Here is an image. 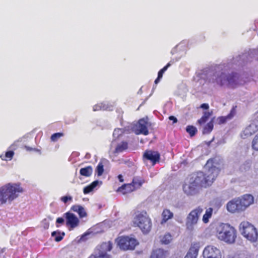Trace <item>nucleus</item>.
I'll list each match as a JSON object with an SVG mask.
<instances>
[{"mask_svg": "<svg viewBox=\"0 0 258 258\" xmlns=\"http://www.w3.org/2000/svg\"><path fill=\"white\" fill-rule=\"evenodd\" d=\"M96 172H97L98 176H101L102 175L104 172V166L102 162H99L98 164L96 169Z\"/></svg>", "mask_w": 258, "mask_h": 258, "instance_id": "obj_34", "label": "nucleus"}, {"mask_svg": "<svg viewBox=\"0 0 258 258\" xmlns=\"http://www.w3.org/2000/svg\"><path fill=\"white\" fill-rule=\"evenodd\" d=\"M186 132L191 136H194L197 132V130L196 127L192 125H188L186 127Z\"/></svg>", "mask_w": 258, "mask_h": 258, "instance_id": "obj_33", "label": "nucleus"}, {"mask_svg": "<svg viewBox=\"0 0 258 258\" xmlns=\"http://www.w3.org/2000/svg\"><path fill=\"white\" fill-rule=\"evenodd\" d=\"M64 235V233H61L59 231H53L51 233V236L54 237L55 240L56 241H60L63 238V236Z\"/></svg>", "mask_w": 258, "mask_h": 258, "instance_id": "obj_29", "label": "nucleus"}, {"mask_svg": "<svg viewBox=\"0 0 258 258\" xmlns=\"http://www.w3.org/2000/svg\"><path fill=\"white\" fill-rule=\"evenodd\" d=\"M201 78H203L204 79H206V77L205 76H203V74H201Z\"/></svg>", "mask_w": 258, "mask_h": 258, "instance_id": "obj_50", "label": "nucleus"}, {"mask_svg": "<svg viewBox=\"0 0 258 258\" xmlns=\"http://www.w3.org/2000/svg\"><path fill=\"white\" fill-rule=\"evenodd\" d=\"M150 123L148 121V118H142L139 120L138 123L134 126V131L137 135L143 134L147 135L149 134L148 127Z\"/></svg>", "mask_w": 258, "mask_h": 258, "instance_id": "obj_10", "label": "nucleus"}, {"mask_svg": "<svg viewBox=\"0 0 258 258\" xmlns=\"http://www.w3.org/2000/svg\"><path fill=\"white\" fill-rule=\"evenodd\" d=\"M169 119L170 120H173V123H175V122H176L177 121V118L173 116H169Z\"/></svg>", "mask_w": 258, "mask_h": 258, "instance_id": "obj_47", "label": "nucleus"}, {"mask_svg": "<svg viewBox=\"0 0 258 258\" xmlns=\"http://www.w3.org/2000/svg\"><path fill=\"white\" fill-rule=\"evenodd\" d=\"M112 106H109L108 104L102 103L99 104L95 105L93 106V111H98L100 110H111Z\"/></svg>", "mask_w": 258, "mask_h": 258, "instance_id": "obj_25", "label": "nucleus"}, {"mask_svg": "<svg viewBox=\"0 0 258 258\" xmlns=\"http://www.w3.org/2000/svg\"><path fill=\"white\" fill-rule=\"evenodd\" d=\"M112 248V243L110 241L103 242L98 245L92 255L96 258H111L108 252Z\"/></svg>", "mask_w": 258, "mask_h": 258, "instance_id": "obj_8", "label": "nucleus"}, {"mask_svg": "<svg viewBox=\"0 0 258 258\" xmlns=\"http://www.w3.org/2000/svg\"><path fill=\"white\" fill-rule=\"evenodd\" d=\"M201 107L204 109H208L209 106L208 104L204 103L201 105Z\"/></svg>", "mask_w": 258, "mask_h": 258, "instance_id": "obj_45", "label": "nucleus"}, {"mask_svg": "<svg viewBox=\"0 0 258 258\" xmlns=\"http://www.w3.org/2000/svg\"><path fill=\"white\" fill-rule=\"evenodd\" d=\"M240 206L245 210L248 207L253 203V197L251 195H244L241 198H238Z\"/></svg>", "mask_w": 258, "mask_h": 258, "instance_id": "obj_13", "label": "nucleus"}, {"mask_svg": "<svg viewBox=\"0 0 258 258\" xmlns=\"http://www.w3.org/2000/svg\"><path fill=\"white\" fill-rule=\"evenodd\" d=\"M168 254L167 250L158 248L153 251L150 258H166Z\"/></svg>", "mask_w": 258, "mask_h": 258, "instance_id": "obj_18", "label": "nucleus"}, {"mask_svg": "<svg viewBox=\"0 0 258 258\" xmlns=\"http://www.w3.org/2000/svg\"><path fill=\"white\" fill-rule=\"evenodd\" d=\"M242 235L251 242H255L257 239L258 233L256 228L247 222H242L239 225Z\"/></svg>", "mask_w": 258, "mask_h": 258, "instance_id": "obj_6", "label": "nucleus"}, {"mask_svg": "<svg viewBox=\"0 0 258 258\" xmlns=\"http://www.w3.org/2000/svg\"><path fill=\"white\" fill-rule=\"evenodd\" d=\"M18 142V141H17V142ZM16 143H17V142H15V143H14V144H13V145H12V147H13V146H15V145L16 144ZM12 148H13V147H12Z\"/></svg>", "mask_w": 258, "mask_h": 258, "instance_id": "obj_53", "label": "nucleus"}, {"mask_svg": "<svg viewBox=\"0 0 258 258\" xmlns=\"http://www.w3.org/2000/svg\"><path fill=\"white\" fill-rule=\"evenodd\" d=\"M200 246V242L193 243L184 258H197Z\"/></svg>", "mask_w": 258, "mask_h": 258, "instance_id": "obj_16", "label": "nucleus"}, {"mask_svg": "<svg viewBox=\"0 0 258 258\" xmlns=\"http://www.w3.org/2000/svg\"><path fill=\"white\" fill-rule=\"evenodd\" d=\"M14 153L13 151H10L6 153L4 158H3L2 155L0 156V157L2 158L3 160H7L6 158L9 159V160H11L14 155Z\"/></svg>", "mask_w": 258, "mask_h": 258, "instance_id": "obj_38", "label": "nucleus"}, {"mask_svg": "<svg viewBox=\"0 0 258 258\" xmlns=\"http://www.w3.org/2000/svg\"><path fill=\"white\" fill-rule=\"evenodd\" d=\"M117 243L120 248L123 250H133L138 244V242L133 237L123 236L117 239Z\"/></svg>", "mask_w": 258, "mask_h": 258, "instance_id": "obj_9", "label": "nucleus"}, {"mask_svg": "<svg viewBox=\"0 0 258 258\" xmlns=\"http://www.w3.org/2000/svg\"><path fill=\"white\" fill-rule=\"evenodd\" d=\"M118 178L119 180V181L120 182H123V177L121 175H119L118 176Z\"/></svg>", "mask_w": 258, "mask_h": 258, "instance_id": "obj_48", "label": "nucleus"}, {"mask_svg": "<svg viewBox=\"0 0 258 258\" xmlns=\"http://www.w3.org/2000/svg\"><path fill=\"white\" fill-rule=\"evenodd\" d=\"M43 226L44 229H48L49 227V223L46 221V219H44L42 221Z\"/></svg>", "mask_w": 258, "mask_h": 258, "instance_id": "obj_42", "label": "nucleus"}, {"mask_svg": "<svg viewBox=\"0 0 258 258\" xmlns=\"http://www.w3.org/2000/svg\"><path fill=\"white\" fill-rule=\"evenodd\" d=\"M218 239L228 243H233L236 237L235 229L227 224H221L217 230Z\"/></svg>", "mask_w": 258, "mask_h": 258, "instance_id": "obj_4", "label": "nucleus"}, {"mask_svg": "<svg viewBox=\"0 0 258 258\" xmlns=\"http://www.w3.org/2000/svg\"><path fill=\"white\" fill-rule=\"evenodd\" d=\"M71 210L78 213L80 218L87 216V213L84 208L79 205H76L72 207Z\"/></svg>", "mask_w": 258, "mask_h": 258, "instance_id": "obj_19", "label": "nucleus"}, {"mask_svg": "<svg viewBox=\"0 0 258 258\" xmlns=\"http://www.w3.org/2000/svg\"><path fill=\"white\" fill-rule=\"evenodd\" d=\"M3 252H4L3 249H2L1 250H0V253H3Z\"/></svg>", "mask_w": 258, "mask_h": 258, "instance_id": "obj_54", "label": "nucleus"}, {"mask_svg": "<svg viewBox=\"0 0 258 258\" xmlns=\"http://www.w3.org/2000/svg\"><path fill=\"white\" fill-rule=\"evenodd\" d=\"M204 258H213L221 256L220 250L213 245H208L204 249L203 252Z\"/></svg>", "mask_w": 258, "mask_h": 258, "instance_id": "obj_11", "label": "nucleus"}, {"mask_svg": "<svg viewBox=\"0 0 258 258\" xmlns=\"http://www.w3.org/2000/svg\"><path fill=\"white\" fill-rule=\"evenodd\" d=\"M145 182L144 179L139 176L134 177L132 182L133 187L135 188V190L139 188Z\"/></svg>", "mask_w": 258, "mask_h": 258, "instance_id": "obj_21", "label": "nucleus"}, {"mask_svg": "<svg viewBox=\"0 0 258 258\" xmlns=\"http://www.w3.org/2000/svg\"><path fill=\"white\" fill-rule=\"evenodd\" d=\"M173 214L170 212V210L165 209L164 210L162 214V220L161 221V224H163L166 222L169 219H171L173 217Z\"/></svg>", "mask_w": 258, "mask_h": 258, "instance_id": "obj_23", "label": "nucleus"}, {"mask_svg": "<svg viewBox=\"0 0 258 258\" xmlns=\"http://www.w3.org/2000/svg\"><path fill=\"white\" fill-rule=\"evenodd\" d=\"M251 167V162L249 161H245L240 167L242 171H248Z\"/></svg>", "mask_w": 258, "mask_h": 258, "instance_id": "obj_36", "label": "nucleus"}, {"mask_svg": "<svg viewBox=\"0 0 258 258\" xmlns=\"http://www.w3.org/2000/svg\"><path fill=\"white\" fill-rule=\"evenodd\" d=\"M161 78H159V77H157V78L155 80V83L156 84H158L159 81H160V80L161 79Z\"/></svg>", "mask_w": 258, "mask_h": 258, "instance_id": "obj_49", "label": "nucleus"}, {"mask_svg": "<svg viewBox=\"0 0 258 258\" xmlns=\"http://www.w3.org/2000/svg\"><path fill=\"white\" fill-rule=\"evenodd\" d=\"M125 130L121 128L115 129L113 133V138L116 139L118 138L124 133Z\"/></svg>", "mask_w": 258, "mask_h": 258, "instance_id": "obj_32", "label": "nucleus"}, {"mask_svg": "<svg viewBox=\"0 0 258 258\" xmlns=\"http://www.w3.org/2000/svg\"><path fill=\"white\" fill-rule=\"evenodd\" d=\"M252 126H254L255 128L258 131V114H255L253 116V119L250 123Z\"/></svg>", "mask_w": 258, "mask_h": 258, "instance_id": "obj_37", "label": "nucleus"}, {"mask_svg": "<svg viewBox=\"0 0 258 258\" xmlns=\"http://www.w3.org/2000/svg\"><path fill=\"white\" fill-rule=\"evenodd\" d=\"M213 213V209L209 208L206 210L205 214L203 215L202 220L204 223H207L209 219L211 218Z\"/></svg>", "mask_w": 258, "mask_h": 258, "instance_id": "obj_27", "label": "nucleus"}, {"mask_svg": "<svg viewBox=\"0 0 258 258\" xmlns=\"http://www.w3.org/2000/svg\"><path fill=\"white\" fill-rule=\"evenodd\" d=\"M20 183L9 182L0 187V205L11 204L23 192Z\"/></svg>", "mask_w": 258, "mask_h": 258, "instance_id": "obj_2", "label": "nucleus"}, {"mask_svg": "<svg viewBox=\"0 0 258 258\" xmlns=\"http://www.w3.org/2000/svg\"><path fill=\"white\" fill-rule=\"evenodd\" d=\"M62 136H63V134L62 133H55L51 136V139L52 141L55 142L58 139L60 138Z\"/></svg>", "mask_w": 258, "mask_h": 258, "instance_id": "obj_40", "label": "nucleus"}, {"mask_svg": "<svg viewBox=\"0 0 258 258\" xmlns=\"http://www.w3.org/2000/svg\"><path fill=\"white\" fill-rule=\"evenodd\" d=\"M144 160H150L153 165H154L158 161L160 158V154L156 151L148 150L144 152L143 155Z\"/></svg>", "mask_w": 258, "mask_h": 258, "instance_id": "obj_14", "label": "nucleus"}, {"mask_svg": "<svg viewBox=\"0 0 258 258\" xmlns=\"http://www.w3.org/2000/svg\"><path fill=\"white\" fill-rule=\"evenodd\" d=\"M64 219L62 218H58L56 219V223L62 224L64 222Z\"/></svg>", "mask_w": 258, "mask_h": 258, "instance_id": "obj_46", "label": "nucleus"}, {"mask_svg": "<svg viewBox=\"0 0 258 258\" xmlns=\"http://www.w3.org/2000/svg\"><path fill=\"white\" fill-rule=\"evenodd\" d=\"M64 215L66 219V224L70 227L71 229H73L79 225L80 221L74 214L67 212L64 214Z\"/></svg>", "mask_w": 258, "mask_h": 258, "instance_id": "obj_12", "label": "nucleus"}, {"mask_svg": "<svg viewBox=\"0 0 258 258\" xmlns=\"http://www.w3.org/2000/svg\"><path fill=\"white\" fill-rule=\"evenodd\" d=\"M25 148L27 149V150H30L31 149L28 147L25 146Z\"/></svg>", "mask_w": 258, "mask_h": 258, "instance_id": "obj_51", "label": "nucleus"}, {"mask_svg": "<svg viewBox=\"0 0 258 258\" xmlns=\"http://www.w3.org/2000/svg\"><path fill=\"white\" fill-rule=\"evenodd\" d=\"M257 131L256 128L250 123L242 130L240 133V136L243 139H246L250 137Z\"/></svg>", "mask_w": 258, "mask_h": 258, "instance_id": "obj_17", "label": "nucleus"}, {"mask_svg": "<svg viewBox=\"0 0 258 258\" xmlns=\"http://www.w3.org/2000/svg\"><path fill=\"white\" fill-rule=\"evenodd\" d=\"M211 113L209 112V111H206L204 113V115L203 116L204 117V118L208 119V118L210 117V116H211Z\"/></svg>", "mask_w": 258, "mask_h": 258, "instance_id": "obj_44", "label": "nucleus"}, {"mask_svg": "<svg viewBox=\"0 0 258 258\" xmlns=\"http://www.w3.org/2000/svg\"><path fill=\"white\" fill-rule=\"evenodd\" d=\"M234 115L233 111H231L230 113L226 116H221L217 118V121L219 124H223L226 122L228 120L231 119Z\"/></svg>", "mask_w": 258, "mask_h": 258, "instance_id": "obj_22", "label": "nucleus"}, {"mask_svg": "<svg viewBox=\"0 0 258 258\" xmlns=\"http://www.w3.org/2000/svg\"><path fill=\"white\" fill-rule=\"evenodd\" d=\"M93 172V168L91 166H89L84 168H82L80 170V173L81 175L89 177L90 176Z\"/></svg>", "mask_w": 258, "mask_h": 258, "instance_id": "obj_24", "label": "nucleus"}, {"mask_svg": "<svg viewBox=\"0 0 258 258\" xmlns=\"http://www.w3.org/2000/svg\"><path fill=\"white\" fill-rule=\"evenodd\" d=\"M127 143L125 142H122L121 144L118 145L116 149H115V152L116 153H119L123 151L125 149H127Z\"/></svg>", "mask_w": 258, "mask_h": 258, "instance_id": "obj_31", "label": "nucleus"}, {"mask_svg": "<svg viewBox=\"0 0 258 258\" xmlns=\"http://www.w3.org/2000/svg\"><path fill=\"white\" fill-rule=\"evenodd\" d=\"M135 190V188L131 183L125 184L118 188L117 191L122 192L123 194L130 192Z\"/></svg>", "mask_w": 258, "mask_h": 258, "instance_id": "obj_20", "label": "nucleus"}, {"mask_svg": "<svg viewBox=\"0 0 258 258\" xmlns=\"http://www.w3.org/2000/svg\"><path fill=\"white\" fill-rule=\"evenodd\" d=\"M207 119L204 118V117L203 116L202 117L199 119L198 122L200 124H202L203 123H205L207 121Z\"/></svg>", "mask_w": 258, "mask_h": 258, "instance_id": "obj_43", "label": "nucleus"}, {"mask_svg": "<svg viewBox=\"0 0 258 258\" xmlns=\"http://www.w3.org/2000/svg\"><path fill=\"white\" fill-rule=\"evenodd\" d=\"M203 211V209L201 207H198L188 214L186 219V227L187 230L189 231L194 230Z\"/></svg>", "mask_w": 258, "mask_h": 258, "instance_id": "obj_7", "label": "nucleus"}, {"mask_svg": "<svg viewBox=\"0 0 258 258\" xmlns=\"http://www.w3.org/2000/svg\"><path fill=\"white\" fill-rule=\"evenodd\" d=\"M213 129V120L209 122L204 128L203 133L204 134H209Z\"/></svg>", "mask_w": 258, "mask_h": 258, "instance_id": "obj_30", "label": "nucleus"}, {"mask_svg": "<svg viewBox=\"0 0 258 258\" xmlns=\"http://www.w3.org/2000/svg\"><path fill=\"white\" fill-rule=\"evenodd\" d=\"M89 258H96L95 256H94V255H93L92 254L91 255Z\"/></svg>", "mask_w": 258, "mask_h": 258, "instance_id": "obj_52", "label": "nucleus"}, {"mask_svg": "<svg viewBox=\"0 0 258 258\" xmlns=\"http://www.w3.org/2000/svg\"><path fill=\"white\" fill-rule=\"evenodd\" d=\"M99 182L98 180H96L93 181L91 184L90 185L85 187L83 189V192L85 194H87L90 192L91 191L93 190V189L97 186Z\"/></svg>", "mask_w": 258, "mask_h": 258, "instance_id": "obj_26", "label": "nucleus"}, {"mask_svg": "<svg viewBox=\"0 0 258 258\" xmlns=\"http://www.w3.org/2000/svg\"><path fill=\"white\" fill-rule=\"evenodd\" d=\"M215 77L216 82L221 86L234 88L238 84H242L238 82L237 77L233 74L219 73L216 75Z\"/></svg>", "mask_w": 258, "mask_h": 258, "instance_id": "obj_5", "label": "nucleus"}, {"mask_svg": "<svg viewBox=\"0 0 258 258\" xmlns=\"http://www.w3.org/2000/svg\"><path fill=\"white\" fill-rule=\"evenodd\" d=\"M170 66V63H168L166 66H165L162 69H161L158 74L159 78H162L163 73L167 70V68Z\"/></svg>", "mask_w": 258, "mask_h": 258, "instance_id": "obj_39", "label": "nucleus"}, {"mask_svg": "<svg viewBox=\"0 0 258 258\" xmlns=\"http://www.w3.org/2000/svg\"><path fill=\"white\" fill-rule=\"evenodd\" d=\"M252 148L253 150L258 151V133L254 136L252 141Z\"/></svg>", "mask_w": 258, "mask_h": 258, "instance_id": "obj_35", "label": "nucleus"}, {"mask_svg": "<svg viewBox=\"0 0 258 258\" xmlns=\"http://www.w3.org/2000/svg\"><path fill=\"white\" fill-rule=\"evenodd\" d=\"M61 199L62 202H63L64 203H66L68 200L71 201L72 200V197L71 196H70V197L64 196V197H62Z\"/></svg>", "mask_w": 258, "mask_h": 258, "instance_id": "obj_41", "label": "nucleus"}, {"mask_svg": "<svg viewBox=\"0 0 258 258\" xmlns=\"http://www.w3.org/2000/svg\"><path fill=\"white\" fill-rule=\"evenodd\" d=\"M134 224L140 228L144 233H148L152 227V221L146 212H136L133 218Z\"/></svg>", "mask_w": 258, "mask_h": 258, "instance_id": "obj_3", "label": "nucleus"}, {"mask_svg": "<svg viewBox=\"0 0 258 258\" xmlns=\"http://www.w3.org/2000/svg\"><path fill=\"white\" fill-rule=\"evenodd\" d=\"M227 209L231 213L244 211L242 206H240L238 199L229 202L227 204Z\"/></svg>", "mask_w": 258, "mask_h": 258, "instance_id": "obj_15", "label": "nucleus"}, {"mask_svg": "<svg viewBox=\"0 0 258 258\" xmlns=\"http://www.w3.org/2000/svg\"><path fill=\"white\" fill-rule=\"evenodd\" d=\"M215 160L209 159L205 166L206 172H198L191 175L183 185V190L187 195H194L202 187L212 184L217 176L219 169Z\"/></svg>", "mask_w": 258, "mask_h": 258, "instance_id": "obj_1", "label": "nucleus"}, {"mask_svg": "<svg viewBox=\"0 0 258 258\" xmlns=\"http://www.w3.org/2000/svg\"><path fill=\"white\" fill-rule=\"evenodd\" d=\"M172 240V236L169 233H166L160 236V241L162 244H168Z\"/></svg>", "mask_w": 258, "mask_h": 258, "instance_id": "obj_28", "label": "nucleus"}]
</instances>
